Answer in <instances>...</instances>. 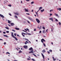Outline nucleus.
<instances>
[{
    "mask_svg": "<svg viewBox=\"0 0 61 61\" xmlns=\"http://www.w3.org/2000/svg\"><path fill=\"white\" fill-rule=\"evenodd\" d=\"M11 35L12 37H13V38H15V39L16 40V41H17V40H18V39H17V38H16L15 37V36H14V35L13 32L11 33Z\"/></svg>",
    "mask_w": 61,
    "mask_h": 61,
    "instance_id": "nucleus-1",
    "label": "nucleus"
},
{
    "mask_svg": "<svg viewBox=\"0 0 61 61\" xmlns=\"http://www.w3.org/2000/svg\"><path fill=\"white\" fill-rule=\"evenodd\" d=\"M25 34H26V35L27 34H26V33H23L21 34L22 35L23 37H25Z\"/></svg>",
    "mask_w": 61,
    "mask_h": 61,
    "instance_id": "nucleus-2",
    "label": "nucleus"
},
{
    "mask_svg": "<svg viewBox=\"0 0 61 61\" xmlns=\"http://www.w3.org/2000/svg\"><path fill=\"white\" fill-rule=\"evenodd\" d=\"M36 21L38 23H40V20H39L38 19H36Z\"/></svg>",
    "mask_w": 61,
    "mask_h": 61,
    "instance_id": "nucleus-3",
    "label": "nucleus"
},
{
    "mask_svg": "<svg viewBox=\"0 0 61 61\" xmlns=\"http://www.w3.org/2000/svg\"><path fill=\"white\" fill-rule=\"evenodd\" d=\"M41 41L42 43H44V42H43V41L44 42H46V41L44 40V39H41Z\"/></svg>",
    "mask_w": 61,
    "mask_h": 61,
    "instance_id": "nucleus-4",
    "label": "nucleus"
},
{
    "mask_svg": "<svg viewBox=\"0 0 61 61\" xmlns=\"http://www.w3.org/2000/svg\"><path fill=\"white\" fill-rule=\"evenodd\" d=\"M29 50L30 51H33V48L32 47H31L29 48Z\"/></svg>",
    "mask_w": 61,
    "mask_h": 61,
    "instance_id": "nucleus-5",
    "label": "nucleus"
},
{
    "mask_svg": "<svg viewBox=\"0 0 61 61\" xmlns=\"http://www.w3.org/2000/svg\"><path fill=\"white\" fill-rule=\"evenodd\" d=\"M27 46H23V47L24 48H25V49H27Z\"/></svg>",
    "mask_w": 61,
    "mask_h": 61,
    "instance_id": "nucleus-6",
    "label": "nucleus"
},
{
    "mask_svg": "<svg viewBox=\"0 0 61 61\" xmlns=\"http://www.w3.org/2000/svg\"><path fill=\"white\" fill-rule=\"evenodd\" d=\"M54 15L56 16H57L58 17H59V16H58V14H56V13H55L54 14Z\"/></svg>",
    "mask_w": 61,
    "mask_h": 61,
    "instance_id": "nucleus-7",
    "label": "nucleus"
},
{
    "mask_svg": "<svg viewBox=\"0 0 61 61\" xmlns=\"http://www.w3.org/2000/svg\"><path fill=\"white\" fill-rule=\"evenodd\" d=\"M41 54L42 56V57H43V60H44L45 59V56H44V55H43L42 53H41Z\"/></svg>",
    "mask_w": 61,
    "mask_h": 61,
    "instance_id": "nucleus-8",
    "label": "nucleus"
},
{
    "mask_svg": "<svg viewBox=\"0 0 61 61\" xmlns=\"http://www.w3.org/2000/svg\"><path fill=\"white\" fill-rule=\"evenodd\" d=\"M25 10V12H28V9H27L25 8L24 9V10Z\"/></svg>",
    "mask_w": 61,
    "mask_h": 61,
    "instance_id": "nucleus-9",
    "label": "nucleus"
},
{
    "mask_svg": "<svg viewBox=\"0 0 61 61\" xmlns=\"http://www.w3.org/2000/svg\"><path fill=\"white\" fill-rule=\"evenodd\" d=\"M0 17H2V18H4L5 17H4V16H3V15L0 14Z\"/></svg>",
    "mask_w": 61,
    "mask_h": 61,
    "instance_id": "nucleus-10",
    "label": "nucleus"
},
{
    "mask_svg": "<svg viewBox=\"0 0 61 61\" xmlns=\"http://www.w3.org/2000/svg\"><path fill=\"white\" fill-rule=\"evenodd\" d=\"M28 19L30 20V21H33V20H32V19L30 17H29L28 18Z\"/></svg>",
    "mask_w": 61,
    "mask_h": 61,
    "instance_id": "nucleus-11",
    "label": "nucleus"
},
{
    "mask_svg": "<svg viewBox=\"0 0 61 61\" xmlns=\"http://www.w3.org/2000/svg\"><path fill=\"white\" fill-rule=\"evenodd\" d=\"M15 15H19V14L18 13H15Z\"/></svg>",
    "mask_w": 61,
    "mask_h": 61,
    "instance_id": "nucleus-12",
    "label": "nucleus"
},
{
    "mask_svg": "<svg viewBox=\"0 0 61 61\" xmlns=\"http://www.w3.org/2000/svg\"><path fill=\"white\" fill-rule=\"evenodd\" d=\"M29 53H34V52H33V51H29Z\"/></svg>",
    "mask_w": 61,
    "mask_h": 61,
    "instance_id": "nucleus-13",
    "label": "nucleus"
},
{
    "mask_svg": "<svg viewBox=\"0 0 61 61\" xmlns=\"http://www.w3.org/2000/svg\"><path fill=\"white\" fill-rule=\"evenodd\" d=\"M10 25H12V26H13V25H14L15 24L13 23H10Z\"/></svg>",
    "mask_w": 61,
    "mask_h": 61,
    "instance_id": "nucleus-14",
    "label": "nucleus"
},
{
    "mask_svg": "<svg viewBox=\"0 0 61 61\" xmlns=\"http://www.w3.org/2000/svg\"><path fill=\"white\" fill-rule=\"evenodd\" d=\"M42 52L43 53H45V52H46V51L45 50V49H44L42 51Z\"/></svg>",
    "mask_w": 61,
    "mask_h": 61,
    "instance_id": "nucleus-15",
    "label": "nucleus"
},
{
    "mask_svg": "<svg viewBox=\"0 0 61 61\" xmlns=\"http://www.w3.org/2000/svg\"><path fill=\"white\" fill-rule=\"evenodd\" d=\"M42 8H43L42 7H40L39 8V10H41V9H42Z\"/></svg>",
    "mask_w": 61,
    "mask_h": 61,
    "instance_id": "nucleus-16",
    "label": "nucleus"
},
{
    "mask_svg": "<svg viewBox=\"0 0 61 61\" xmlns=\"http://www.w3.org/2000/svg\"><path fill=\"white\" fill-rule=\"evenodd\" d=\"M49 19L50 20H51L52 21H53V19L52 18H49Z\"/></svg>",
    "mask_w": 61,
    "mask_h": 61,
    "instance_id": "nucleus-17",
    "label": "nucleus"
},
{
    "mask_svg": "<svg viewBox=\"0 0 61 61\" xmlns=\"http://www.w3.org/2000/svg\"><path fill=\"white\" fill-rule=\"evenodd\" d=\"M58 10H59V11H61V8H59L57 9Z\"/></svg>",
    "mask_w": 61,
    "mask_h": 61,
    "instance_id": "nucleus-18",
    "label": "nucleus"
},
{
    "mask_svg": "<svg viewBox=\"0 0 61 61\" xmlns=\"http://www.w3.org/2000/svg\"><path fill=\"white\" fill-rule=\"evenodd\" d=\"M44 11H45V10H44V9H43V10H41V13H42L43 12H44Z\"/></svg>",
    "mask_w": 61,
    "mask_h": 61,
    "instance_id": "nucleus-19",
    "label": "nucleus"
},
{
    "mask_svg": "<svg viewBox=\"0 0 61 61\" xmlns=\"http://www.w3.org/2000/svg\"><path fill=\"white\" fill-rule=\"evenodd\" d=\"M15 29H16V30H19V29L17 27L15 28Z\"/></svg>",
    "mask_w": 61,
    "mask_h": 61,
    "instance_id": "nucleus-20",
    "label": "nucleus"
},
{
    "mask_svg": "<svg viewBox=\"0 0 61 61\" xmlns=\"http://www.w3.org/2000/svg\"><path fill=\"white\" fill-rule=\"evenodd\" d=\"M42 33H43L44 34V33H45L46 32H45V30H43L42 31Z\"/></svg>",
    "mask_w": 61,
    "mask_h": 61,
    "instance_id": "nucleus-21",
    "label": "nucleus"
},
{
    "mask_svg": "<svg viewBox=\"0 0 61 61\" xmlns=\"http://www.w3.org/2000/svg\"><path fill=\"white\" fill-rule=\"evenodd\" d=\"M52 58L53 59V60L54 61H55V60H56V59H54V57H52Z\"/></svg>",
    "mask_w": 61,
    "mask_h": 61,
    "instance_id": "nucleus-22",
    "label": "nucleus"
},
{
    "mask_svg": "<svg viewBox=\"0 0 61 61\" xmlns=\"http://www.w3.org/2000/svg\"><path fill=\"white\" fill-rule=\"evenodd\" d=\"M22 51H21V50H20L19 51V53H22Z\"/></svg>",
    "mask_w": 61,
    "mask_h": 61,
    "instance_id": "nucleus-23",
    "label": "nucleus"
},
{
    "mask_svg": "<svg viewBox=\"0 0 61 61\" xmlns=\"http://www.w3.org/2000/svg\"><path fill=\"white\" fill-rule=\"evenodd\" d=\"M5 28H6V29H7L8 30L9 29V28H8V27H5Z\"/></svg>",
    "mask_w": 61,
    "mask_h": 61,
    "instance_id": "nucleus-24",
    "label": "nucleus"
},
{
    "mask_svg": "<svg viewBox=\"0 0 61 61\" xmlns=\"http://www.w3.org/2000/svg\"><path fill=\"white\" fill-rule=\"evenodd\" d=\"M33 54V55H34V56H36V57H37V56H36V55H35V54Z\"/></svg>",
    "mask_w": 61,
    "mask_h": 61,
    "instance_id": "nucleus-25",
    "label": "nucleus"
},
{
    "mask_svg": "<svg viewBox=\"0 0 61 61\" xmlns=\"http://www.w3.org/2000/svg\"><path fill=\"white\" fill-rule=\"evenodd\" d=\"M8 23H9V24H10V23H11L10 22V20H8Z\"/></svg>",
    "mask_w": 61,
    "mask_h": 61,
    "instance_id": "nucleus-26",
    "label": "nucleus"
},
{
    "mask_svg": "<svg viewBox=\"0 0 61 61\" xmlns=\"http://www.w3.org/2000/svg\"><path fill=\"white\" fill-rule=\"evenodd\" d=\"M8 6H9L10 7H11V6H12V5H11L10 4V5H8Z\"/></svg>",
    "mask_w": 61,
    "mask_h": 61,
    "instance_id": "nucleus-27",
    "label": "nucleus"
},
{
    "mask_svg": "<svg viewBox=\"0 0 61 61\" xmlns=\"http://www.w3.org/2000/svg\"><path fill=\"white\" fill-rule=\"evenodd\" d=\"M53 10H50V12H53Z\"/></svg>",
    "mask_w": 61,
    "mask_h": 61,
    "instance_id": "nucleus-28",
    "label": "nucleus"
},
{
    "mask_svg": "<svg viewBox=\"0 0 61 61\" xmlns=\"http://www.w3.org/2000/svg\"><path fill=\"white\" fill-rule=\"evenodd\" d=\"M49 52H52V50H49Z\"/></svg>",
    "mask_w": 61,
    "mask_h": 61,
    "instance_id": "nucleus-29",
    "label": "nucleus"
},
{
    "mask_svg": "<svg viewBox=\"0 0 61 61\" xmlns=\"http://www.w3.org/2000/svg\"><path fill=\"white\" fill-rule=\"evenodd\" d=\"M43 44L44 46L46 47V44L44 43H43Z\"/></svg>",
    "mask_w": 61,
    "mask_h": 61,
    "instance_id": "nucleus-30",
    "label": "nucleus"
},
{
    "mask_svg": "<svg viewBox=\"0 0 61 61\" xmlns=\"http://www.w3.org/2000/svg\"><path fill=\"white\" fill-rule=\"evenodd\" d=\"M15 18H18V17H17V16L16 15L15 16Z\"/></svg>",
    "mask_w": 61,
    "mask_h": 61,
    "instance_id": "nucleus-31",
    "label": "nucleus"
},
{
    "mask_svg": "<svg viewBox=\"0 0 61 61\" xmlns=\"http://www.w3.org/2000/svg\"><path fill=\"white\" fill-rule=\"evenodd\" d=\"M25 40H27V41H29V40H28V39H27L26 38H25Z\"/></svg>",
    "mask_w": 61,
    "mask_h": 61,
    "instance_id": "nucleus-32",
    "label": "nucleus"
},
{
    "mask_svg": "<svg viewBox=\"0 0 61 61\" xmlns=\"http://www.w3.org/2000/svg\"><path fill=\"white\" fill-rule=\"evenodd\" d=\"M55 21H56V22H58V20H57V19H56Z\"/></svg>",
    "mask_w": 61,
    "mask_h": 61,
    "instance_id": "nucleus-33",
    "label": "nucleus"
},
{
    "mask_svg": "<svg viewBox=\"0 0 61 61\" xmlns=\"http://www.w3.org/2000/svg\"><path fill=\"white\" fill-rule=\"evenodd\" d=\"M34 2L33 1H32L31 2V4H34Z\"/></svg>",
    "mask_w": 61,
    "mask_h": 61,
    "instance_id": "nucleus-34",
    "label": "nucleus"
},
{
    "mask_svg": "<svg viewBox=\"0 0 61 61\" xmlns=\"http://www.w3.org/2000/svg\"><path fill=\"white\" fill-rule=\"evenodd\" d=\"M6 33H9V31H6Z\"/></svg>",
    "mask_w": 61,
    "mask_h": 61,
    "instance_id": "nucleus-35",
    "label": "nucleus"
},
{
    "mask_svg": "<svg viewBox=\"0 0 61 61\" xmlns=\"http://www.w3.org/2000/svg\"><path fill=\"white\" fill-rule=\"evenodd\" d=\"M12 30V31H13V32H15V31L14 30Z\"/></svg>",
    "mask_w": 61,
    "mask_h": 61,
    "instance_id": "nucleus-36",
    "label": "nucleus"
},
{
    "mask_svg": "<svg viewBox=\"0 0 61 61\" xmlns=\"http://www.w3.org/2000/svg\"><path fill=\"white\" fill-rule=\"evenodd\" d=\"M31 60H32L33 61H35V60H34V59H31Z\"/></svg>",
    "mask_w": 61,
    "mask_h": 61,
    "instance_id": "nucleus-37",
    "label": "nucleus"
},
{
    "mask_svg": "<svg viewBox=\"0 0 61 61\" xmlns=\"http://www.w3.org/2000/svg\"><path fill=\"white\" fill-rule=\"evenodd\" d=\"M34 31H36V29H35L34 30Z\"/></svg>",
    "mask_w": 61,
    "mask_h": 61,
    "instance_id": "nucleus-38",
    "label": "nucleus"
},
{
    "mask_svg": "<svg viewBox=\"0 0 61 61\" xmlns=\"http://www.w3.org/2000/svg\"><path fill=\"white\" fill-rule=\"evenodd\" d=\"M14 35L15 36H16V33H14Z\"/></svg>",
    "mask_w": 61,
    "mask_h": 61,
    "instance_id": "nucleus-39",
    "label": "nucleus"
},
{
    "mask_svg": "<svg viewBox=\"0 0 61 61\" xmlns=\"http://www.w3.org/2000/svg\"><path fill=\"white\" fill-rule=\"evenodd\" d=\"M58 24H59V25H61V22H59Z\"/></svg>",
    "mask_w": 61,
    "mask_h": 61,
    "instance_id": "nucleus-40",
    "label": "nucleus"
},
{
    "mask_svg": "<svg viewBox=\"0 0 61 61\" xmlns=\"http://www.w3.org/2000/svg\"><path fill=\"white\" fill-rule=\"evenodd\" d=\"M42 28L43 29H45V28L44 27H43Z\"/></svg>",
    "mask_w": 61,
    "mask_h": 61,
    "instance_id": "nucleus-41",
    "label": "nucleus"
},
{
    "mask_svg": "<svg viewBox=\"0 0 61 61\" xmlns=\"http://www.w3.org/2000/svg\"><path fill=\"white\" fill-rule=\"evenodd\" d=\"M50 16H51V15H52V14L51 13H50Z\"/></svg>",
    "mask_w": 61,
    "mask_h": 61,
    "instance_id": "nucleus-42",
    "label": "nucleus"
},
{
    "mask_svg": "<svg viewBox=\"0 0 61 61\" xmlns=\"http://www.w3.org/2000/svg\"><path fill=\"white\" fill-rule=\"evenodd\" d=\"M38 28H39V29H41V26H40V27H39V28L38 27Z\"/></svg>",
    "mask_w": 61,
    "mask_h": 61,
    "instance_id": "nucleus-43",
    "label": "nucleus"
},
{
    "mask_svg": "<svg viewBox=\"0 0 61 61\" xmlns=\"http://www.w3.org/2000/svg\"><path fill=\"white\" fill-rule=\"evenodd\" d=\"M24 44L25 45H26V44H27V43L26 42L24 43Z\"/></svg>",
    "mask_w": 61,
    "mask_h": 61,
    "instance_id": "nucleus-44",
    "label": "nucleus"
},
{
    "mask_svg": "<svg viewBox=\"0 0 61 61\" xmlns=\"http://www.w3.org/2000/svg\"><path fill=\"white\" fill-rule=\"evenodd\" d=\"M26 29L27 30H28V31L29 32V29H28L27 28Z\"/></svg>",
    "mask_w": 61,
    "mask_h": 61,
    "instance_id": "nucleus-45",
    "label": "nucleus"
},
{
    "mask_svg": "<svg viewBox=\"0 0 61 61\" xmlns=\"http://www.w3.org/2000/svg\"><path fill=\"white\" fill-rule=\"evenodd\" d=\"M47 52L48 53V54H50V52H49V51H47Z\"/></svg>",
    "mask_w": 61,
    "mask_h": 61,
    "instance_id": "nucleus-46",
    "label": "nucleus"
},
{
    "mask_svg": "<svg viewBox=\"0 0 61 61\" xmlns=\"http://www.w3.org/2000/svg\"><path fill=\"white\" fill-rule=\"evenodd\" d=\"M26 14L27 15H29V14L28 13H26Z\"/></svg>",
    "mask_w": 61,
    "mask_h": 61,
    "instance_id": "nucleus-47",
    "label": "nucleus"
},
{
    "mask_svg": "<svg viewBox=\"0 0 61 61\" xmlns=\"http://www.w3.org/2000/svg\"><path fill=\"white\" fill-rule=\"evenodd\" d=\"M27 21L28 23H29V24H30V22L28 20Z\"/></svg>",
    "mask_w": 61,
    "mask_h": 61,
    "instance_id": "nucleus-48",
    "label": "nucleus"
},
{
    "mask_svg": "<svg viewBox=\"0 0 61 61\" xmlns=\"http://www.w3.org/2000/svg\"><path fill=\"white\" fill-rule=\"evenodd\" d=\"M26 1H30V0H26Z\"/></svg>",
    "mask_w": 61,
    "mask_h": 61,
    "instance_id": "nucleus-49",
    "label": "nucleus"
},
{
    "mask_svg": "<svg viewBox=\"0 0 61 61\" xmlns=\"http://www.w3.org/2000/svg\"><path fill=\"white\" fill-rule=\"evenodd\" d=\"M35 13H36V14L37 15V14H38L37 13V12H36V11H35Z\"/></svg>",
    "mask_w": 61,
    "mask_h": 61,
    "instance_id": "nucleus-50",
    "label": "nucleus"
},
{
    "mask_svg": "<svg viewBox=\"0 0 61 61\" xmlns=\"http://www.w3.org/2000/svg\"><path fill=\"white\" fill-rule=\"evenodd\" d=\"M47 31H48V29L46 30V32H47Z\"/></svg>",
    "mask_w": 61,
    "mask_h": 61,
    "instance_id": "nucleus-51",
    "label": "nucleus"
},
{
    "mask_svg": "<svg viewBox=\"0 0 61 61\" xmlns=\"http://www.w3.org/2000/svg\"><path fill=\"white\" fill-rule=\"evenodd\" d=\"M3 34H5V33H5V32H3Z\"/></svg>",
    "mask_w": 61,
    "mask_h": 61,
    "instance_id": "nucleus-52",
    "label": "nucleus"
},
{
    "mask_svg": "<svg viewBox=\"0 0 61 61\" xmlns=\"http://www.w3.org/2000/svg\"><path fill=\"white\" fill-rule=\"evenodd\" d=\"M41 32H42L41 31H40L39 32V33H41Z\"/></svg>",
    "mask_w": 61,
    "mask_h": 61,
    "instance_id": "nucleus-53",
    "label": "nucleus"
},
{
    "mask_svg": "<svg viewBox=\"0 0 61 61\" xmlns=\"http://www.w3.org/2000/svg\"><path fill=\"white\" fill-rule=\"evenodd\" d=\"M26 43H27L28 44L29 43L27 41H26Z\"/></svg>",
    "mask_w": 61,
    "mask_h": 61,
    "instance_id": "nucleus-54",
    "label": "nucleus"
},
{
    "mask_svg": "<svg viewBox=\"0 0 61 61\" xmlns=\"http://www.w3.org/2000/svg\"><path fill=\"white\" fill-rule=\"evenodd\" d=\"M25 31H27V30L26 29H25Z\"/></svg>",
    "mask_w": 61,
    "mask_h": 61,
    "instance_id": "nucleus-55",
    "label": "nucleus"
},
{
    "mask_svg": "<svg viewBox=\"0 0 61 61\" xmlns=\"http://www.w3.org/2000/svg\"><path fill=\"white\" fill-rule=\"evenodd\" d=\"M7 54H10V53H9L8 52H7Z\"/></svg>",
    "mask_w": 61,
    "mask_h": 61,
    "instance_id": "nucleus-56",
    "label": "nucleus"
},
{
    "mask_svg": "<svg viewBox=\"0 0 61 61\" xmlns=\"http://www.w3.org/2000/svg\"><path fill=\"white\" fill-rule=\"evenodd\" d=\"M4 45H5V44H6V42H4Z\"/></svg>",
    "mask_w": 61,
    "mask_h": 61,
    "instance_id": "nucleus-57",
    "label": "nucleus"
},
{
    "mask_svg": "<svg viewBox=\"0 0 61 61\" xmlns=\"http://www.w3.org/2000/svg\"><path fill=\"white\" fill-rule=\"evenodd\" d=\"M27 60H30V59H29V58H28L27 59Z\"/></svg>",
    "mask_w": 61,
    "mask_h": 61,
    "instance_id": "nucleus-58",
    "label": "nucleus"
},
{
    "mask_svg": "<svg viewBox=\"0 0 61 61\" xmlns=\"http://www.w3.org/2000/svg\"><path fill=\"white\" fill-rule=\"evenodd\" d=\"M6 36V35H4V37H5Z\"/></svg>",
    "mask_w": 61,
    "mask_h": 61,
    "instance_id": "nucleus-59",
    "label": "nucleus"
},
{
    "mask_svg": "<svg viewBox=\"0 0 61 61\" xmlns=\"http://www.w3.org/2000/svg\"><path fill=\"white\" fill-rule=\"evenodd\" d=\"M9 15H10V16H11V14H9Z\"/></svg>",
    "mask_w": 61,
    "mask_h": 61,
    "instance_id": "nucleus-60",
    "label": "nucleus"
},
{
    "mask_svg": "<svg viewBox=\"0 0 61 61\" xmlns=\"http://www.w3.org/2000/svg\"><path fill=\"white\" fill-rule=\"evenodd\" d=\"M51 32H53V30L51 28Z\"/></svg>",
    "mask_w": 61,
    "mask_h": 61,
    "instance_id": "nucleus-61",
    "label": "nucleus"
},
{
    "mask_svg": "<svg viewBox=\"0 0 61 61\" xmlns=\"http://www.w3.org/2000/svg\"><path fill=\"white\" fill-rule=\"evenodd\" d=\"M0 40H2V41H3V39H0Z\"/></svg>",
    "mask_w": 61,
    "mask_h": 61,
    "instance_id": "nucleus-62",
    "label": "nucleus"
},
{
    "mask_svg": "<svg viewBox=\"0 0 61 61\" xmlns=\"http://www.w3.org/2000/svg\"><path fill=\"white\" fill-rule=\"evenodd\" d=\"M5 37H8V36L7 35H6Z\"/></svg>",
    "mask_w": 61,
    "mask_h": 61,
    "instance_id": "nucleus-63",
    "label": "nucleus"
},
{
    "mask_svg": "<svg viewBox=\"0 0 61 61\" xmlns=\"http://www.w3.org/2000/svg\"><path fill=\"white\" fill-rule=\"evenodd\" d=\"M14 61H17V60H15Z\"/></svg>",
    "mask_w": 61,
    "mask_h": 61,
    "instance_id": "nucleus-64",
    "label": "nucleus"
}]
</instances>
